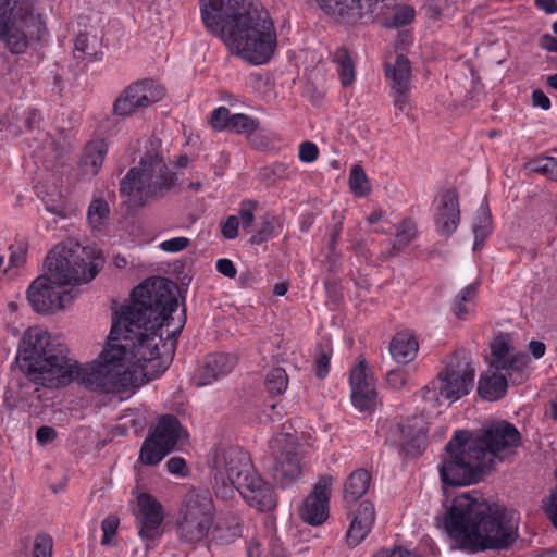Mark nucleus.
<instances>
[{
    "instance_id": "obj_47",
    "label": "nucleus",
    "mask_w": 557,
    "mask_h": 557,
    "mask_svg": "<svg viewBox=\"0 0 557 557\" xmlns=\"http://www.w3.org/2000/svg\"><path fill=\"white\" fill-rule=\"evenodd\" d=\"M492 361L491 366L495 368L497 364L500 363V361H504L505 359L509 358V345L508 343L503 338H496L492 345Z\"/></svg>"
},
{
    "instance_id": "obj_60",
    "label": "nucleus",
    "mask_w": 557,
    "mask_h": 557,
    "mask_svg": "<svg viewBox=\"0 0 557 557\" xmlns=\"http://www.w3.org/2000/svg\"><path fill=\"white\" fill-rule=\"evenodd\" d=\"M532 102L533 106L540 107L543 110H548L552 107L549 98L541 89L532 91Z\"/></svg>"
},
{
    "instance_id": "obj_1",
    "label": "nucleus",
    "mask_w": 557,
    "mask_h": 557,
    "mask_svg": "<svg viewBox=\"0 0 557 557\" xmlns=\"http://www.w3.org/2000/svg\"><path fill=\"white\" fill-rule=\"evenodd\" d=\"M175 285L164 277L146 280L131 294V302L116 310L106 348L97 360L79 367L67 357L66 346L41 327H29L18 344L16 363L24 379L17 397L41 400L40 386L59 388L78 381L88 389L121 393L149 382L165 372L173 345L163 341L161 330L176 341L186 322L178 308Z\"/></svg>"
},
{
    "instance_id": "obj_19",
    "label": "nucleus",
    "mask_w": 557,
    "mask_h": 557,
    "mask_svg": "<svg viewBox=\"0 0 557 557\" xmlns=\"http://www.w3.org/2000/svg\"><path fill=\"white\" fill-rule=\"evenodd\" d=\"M389 440L394 444L400 445L411 457L421 455L425 448V434L404 422H396L392 425Z\"/></svg>"
},
{
    "instance_id": "obj_53",
    "label": "nucleus",
    "mask_w": 557,
    "mask_h": 557,
    "mask_svg": "<svg viewBox=\"0 0 557 557\" xmlns=\"http://www.w3.org/2000/svg\"><path fill=\"white\" fill-rule=\"evenodd\" d=\"M455 5L449 4L447 0H431L430 11L433 18H440L446 15V11H454Z\"/></svg>"
},
{
    "instance_id": "obj_34",
    "label": "nucleus",
    "mask_w": 557,
    "mask_h": 557,
    "mask_svg": "<svg viewBox=\"0 0 557 557\" xmlns=\"http://www.w3.org/2000/svg\"><path fill=\"white\" fill-rule=\"evenodd\" d=\"M265 388L272 395H282L288 386V376L283 368L271 369L265 376Z\"/></svg>"
},
{
    "instance_id": "obj_48",
    "label": "nucleus",
    "mask_w": 557,
    "mask_h": 557,
    "mask_svg": "<svg viewBox=\"0 0 557 557\" xmlns=\"http://www.w3.org/2000/svg\"><path fill=\"white\" fill-rule=\"evenodd\" d=\"M371 473L363 468L352 471L346 480L345 487H369Z\"/></svg>"
},
{
    "instance_id": "obj_15",
    "label": "nucleus",
    "mask_w": 557,
    "mask_h": 557,
    "mask_svg": "<svg viewBox=\"0 0 557 557\" xmlns=\"http://www.w3.org/2000/svg\"><path fill=\"white\" fill-rule=\"evenodd\" d=\"M351 401L360 411H370L376 405V391L370 369L360 361L350 372Z\"/></svg>"
},
{
    "instance_id": "obj_9",
    "label": "nucleus",
    "mask_w": 557,
    "mask_h": 557,
    "mask_svg": "<svg viewBox=\"0 0 557 557\" xmlns=\"http://www.w3.org/2000/svg\"><path fill=\"white\" fill-rule=\"evenodd\" d=\"M213 487H262L250 455L238 446H230L215 453L211 470Z\"/></svg>"
},
{
    "instance_id": "obj_8",
    "label": "nucleus",
    "mask_w": 557,
    "mask_h": 557,
    "mask_svg": "<svg viewBox=\"0 0 557 557\" xmlns=\"http://www.w3.org/2000/svg\"><path fill=\"white\" fill-rule=\"evenodd\" d=\"M215 507L209 490H190L182 498L174 516V530L181 543L196 545L211 532Z\"/></svg>"
},
{
    "instance_id": "obj_56",
    "label": "nucleus",
    "mask_w": 557,
    "mask_h": 557,
    "mask_svg": "<svg viewBox=\"0 0 557 557\" xmlns=\"http://www.w3.org/2000/svg\"><path fill=\"white\" fill-rule=\"evenodd\" d=\"M238 218L230 215L226 221L222 224V234L227 239H234L238 235Z\"/></svg>"
},
{
    "instance_id": "obj_12",
    "label": "nucleus",
    "mask_w": 557,
    "mask_h": 557,
    "mask_svg": "<svg viewBox=\"0 0 557 557\" xmlns=\"http://www.w3.org/2000/svg\"><path fill=\"white\" fill-rule=\"evenodd\" d=\"M369 490H344L343 499L350 520L345 541L350 548L358 546L375 522V507Z\"/></svg>"
},
{
    "instance_id": "obj_14",
    "label": "nucleus",
    "mask_w": 557,
    "mask_h": 557,
    "mask_svg": "<svg viewBox=\"0 0 557 557\" xmlns=\"http://www.w3.org/2000/svg\"><path fill=\"white\" fill-rule=\"evenodd\" d=\"M164 96L162 87L153 81L144 79L126 87L113 102V115L126 117L137 110L149 107Z\"/></svg>"
},
{
    "instance_id": "obj_41",
    "label": "nucleus",
    "mask_w": 557,
    "mask_h": 557,
    "mask_svg": "<svg viewBox=\"0 0 557 557\" xmlns=\"http://www.w3.org/2000/svg\"><path fill=\"white\" fill-rule=\"evenodd\" d=\"M530 170L547 175L549 178L557 181V159L547 157L530 162Z\"/></svg>"
},
{
    "instance_id": "obj_26",
    "label": "nucleus",
    "mask_w": 557,
    "mask_h": 557,
    "mask_svg": "<svg viewBox=\"0 0 557 557\" xmlns=\"http://www.w3.org/2000/svg\"><path fill=\"white\" fill-rule=\"evenodd\" d=\"M529 361L530 358L527 354L512 355L500 361L495 367V370L499 371L500 374H505V377L509 379L512 383H520L524 379V369Z\"/></svg>"
},
{
    "instance_id": "obj_23",
    "label": "nucleus",
    "mask_w": 557,
    "mask_h": 557,
    "mask_svg": "<svg viewBox=\"0 0 557 557\" xmlns=\"http://www.w3.org/2000/svg\"><path fill=\"white\" fill-rule=\"evenodd\" d=\"M385 76L392 83L396 94L409 92L411 84L410 62L404 54H398L394 64H385Z\"/></svg>"
},
{
    "instance_id": "obj_20",
    "label": "nucleus",
    "mask_w": 557,
    "mask_h": 557,
    "mask_svg": "<svg viewBox=\"0 0 557 557\" xmlns=\"http://www.w3.org/2000/svg\"><path fill=\"white\" fill-rule=\"evenodd\" d=\"M236 357L231 354H210L205 360L199 385H208L227 375L236 364Z\"/></svg>"
},
{
    "instance_id": "obj_24",
    "label": "nucleus",
    "mask_w": 557,
    "mask_h": 557,
    "mask_svg": "<svg viewBox=\"0 0 557 557\" xmlns=\"http://www.w3.org/2000/svg\"><path fill=\"white\" fill-rule=\"evenodd\" d=\"M508 381L505 374L499 371L485 372L481 374L478 385L479 395L488 401H494L503 398L506 395Z\"/></svg>"
},
{
    "instance_id": "obj_51",
    "label": "nucleus",
    "mask_w": 557,
    "mask_h": 557,
    "mask_svg": "<svg viewBox=\"0 0 557 557\" xmlns=\"http://www.w3.org/2000/svg\"><path fill=\"white\" fill-rule=\"evenodd\" d=\"M189 239L187 237H174L168 240H163L160 244V248L166 252H178L189 246Z\"/></svg>"
},
{
    "instance_id": "obj_62",
    "label": "nucleus",
    "mask_w": 557,
    "mask_h": 557,
    "mask_svg": "<svg viewBox=\"0 0 557 557\" xmlns=\"http://www.w3.org/2000/svg\"><path fill=\"white\" fill-rule=\"evenodd\" d=\"M541 45L547 51L557 52V38L549 34H544L542 36Z\"/></svg>"
},
{
    "instance_id": "obj_42",
    "label": "nucleus",
    "mask_w": 557,
    "mask_h": 557,
    "mask_svg": "<svg viewBox=\"0 0 557 557\" xmlns=\"http://www.w3.org/2000/svg\"><path fill=\"white\" fill-rule=\"evenodd\" d=\"M120 525V518L116 515H109L101 522L102 539L101 545H113L112 539L115 536Z\"/></svg>"
},
{
    "instance_id": "obj_28",
    "label": "nucleus",
    "mask_w": 557,
    "mask_h": 557,
    "mask_svg": "<svg viewBox=\"0 0 557 557\" xmlns=\"http://www.w3.org/2000/svg\"><path fill=\"white\" fill-rule=\"evenodd\" d=\"M170 453L158 441L153 440L152 436H146L139 451V461L143 465L154 466Z\"/></svg>"
},
{
    "instance_id": "obj_10",
    "label": "nucleus",
    "mask_w": 557,
    "mask_h": 557,
    "mask_svg": "<svg viewBox=\"0 0 557 557\" xmlns=\"http://www.w3.org/2000/svg\"><path fill=\"white\" fill-rule=\"evenodd\" d=\"M473 380L474 368L467 354H457L438 374L437 380L421 389L422 398L434 405H442L443 399L456 401L469 394Z\"/></svg>"
},
{
    "instance_id": "obj_16",
    "label": "nucleus",
    "mask_w": 557,
    "mask_h": 557,
    "mask_svg": "<svg viewBox=\"0 0 557 557\" xmlns=\"http://www.w3.org/2000/svg\"><path fill=\"white\" fill-rule=\"evenodd\" d=\"M299 518L311 527L322 525L330 517L329 490H312L298 508Z\"/></svg>"
},
{
    "instance_id": "obj_46",
    "label": "nucleus",
    "mask_w": 557,
    "mask_h": 557,
    "mask_svg": "<svg viewBox=\"0 0 557 557\" xmlns=\"http://www.w3.org/2000/svg\"><path fill=\"white\" fill-rule=\"evenodd\" d=\"M257 207L258 202L255 200L247 199L240 203L238 211V221L242 223V226L244 228H248L252 225L255 219L253 212L257 209Z\"/></svg>"
},
{
    "instance_id": "obj_5",
    "label": "nucleus",
    "mask_w": 557,
    "mask_h": 557,
    "mask_svg": "<svg viewBox=\"0 0 557 557\" xmlns=\"http://www.w3.org/2000/svg\"><path fill=\"white\" fill-rule=\"evenodd\" d=\"M103 263L104 257L96 247L82 246L73 239L58 244L46 257V273L27 288L30 307L41 314L66 308L76 297L66 287L92 281Z\"/></svg>"
},
{
    "instance_id": "obj_45",
    "label": "nucleus",
    "mask_w": 557,
    "mask_h": 557,
    "mask_svg": "<svg viewBox=\"0 0 557 557\" xmlns=\"http://www.w3.org/2000/svg\"><path fill=\"white\" fill-rule=\"evenodd\" d=\"M262 175L274 183L277 180H286L290 175V171L287 164L283 162L273 163L262 170Z\"/></svg>"
},
{
    "instance_id": "obj_38",
    "label": "nucleus",
    "mask_w": 557,
    "mask_h": 557,
    "mask_svg": "<svg viewBox=\"0 0 557 557\" xmlns=\"http://www.w3.org/2000/svg\"><path fill=\"white\" fill-rule=\"evenodd\" d=\"M332 349L327 346L319 345L314 358V373L319 379H325L330 372V361Z\"/></svg>"
},
{
    "instance_id": "obj_57",
    "label": "nucleus",
    "mask_w": 557,
    "mask_h": 557,
    "mask_svg": "<svg viewBox=\"0 0 557 557\" xmlns=\"http://www.w3.org/2000/svg\"><path fill=\"white\" fill-rule=\"evenodd\" d=\"M26 260V247L23 244H18L17 247L12 250L9 258V268L18 269L24 264Z\"/></svg>"
},
{
    "instance_id": "obj_35",
    "label": "nucleus",
    "mask_w": 557,
    "mask_h": 557,
    "mask_svg": "<svg viewBox=\"0 0 557 557\" xmlns=\"http://www.w3.org/2000/svg\"><path fill=\"white\" fill-rule=\"evenodd\" d=\"M417 235V225L410 219H405L396 230V242L393 244V253L407 246Z\"/></svg>"
},
{
    "instance_id": "obj_21",
    "label": "nucleus",
    "mask_w": 557,
    "mask_h": 557,
    "mask_svg": "<svg viewBox=\"0 0 557 557\" xmlns=\"http://www.w3.org/2000/svg\"><path fill=\"white\" fill-rule=\"evenodd\" d=\"M218 496L234 498L237 494L244 502L258 511H271L277 505V496L274 490H220Z\"/></svg>"
},
{
    "instance_id": "obj_7",
    "label": "nucleus",
    "mask_w": 557,
    "mask_h": 557,
    "mask_svg": "<svg viewBox=\"0 0 557 557\" xmlns=\"http://www.w3.org/2000/svg\"><path fill=\"white\" fill-rule=\"evenodd\" d=\"M46 25L24 0H0V41L13 54L24 53L29 42L40 40Z\"/></svg>"
},
{
    "instance_id": "obj_50",
    "label": "nucleus",
    "mask_w": 557,
    "mask_h": 557,
    "mask_svg": "<svg viewBox=\"0 0 557 557\" xmlns=\"http://www.w3.org/2000/svg\"><path fill=\"white\" fill-rule=\"evenodd\" d=\"M40 113L36 109L28 108L22 114V124L18 127L23 131H32L39 125Z\"/></svg>"
},
{
    "instance_id": "obj_54",
    "label": "nucleus",
    "mask_w": 557,
    "mask_h": 557,
    "mask_svg": "<svg viewBox=\"0 0 557 557\" xmlns=\"http://www.w3.org/2000/svg\"><path fill=\"white\" fill-rule=\"evenodd\" d=\"M166 468L170 473L186 476L188 473L187 463L182 457H172L166 462Z\"/></svg>"
},
{
    "instance_id": "obj_4",
    "label": "nucleus",
    "mask_w": 557,
    "mask_h": 557,
    "mask_svg": "<svg viewBox=\"0 0 557 557\" xmlns=\"http://www.w3.org/2000/svg\"><path fill=\"white\" fill-rule=\"evenodd\" d=\"M201 18L243 60L264 64L273 55L276 48L273 23L252 0H201Z\"/></svg>"
},
{
    "instance_id": "obj_27",
    "label": "nucleus",
    "mask_w": 557,
    "mask_h": 557,
    "mask_svg": "<svg viewBox=\"0 0 557 557\" xmlns=\"http://www.w3.org/2000/svg\"><path fill=\"white\" fill-rule=\"evenodd\" d=\"M492 218L487 203L484 201L476 211L473 221L474 249L480 247L491 233Z\"/></svg>"
},
{
    "instance_id": "obj_58",
    "label": "nucleus",
    "mask_w": 557,
    "mask_h": 557,
    "mask_svg": "<svg viewBox=\"0 0 557 557\" xmlns=\"http://www.w3.org/2000/svg\"><path fill=\"white\" fill-rule=\"evenodd\" d=\"M57 438V431L48 425H42L36 431V440L40 445H46Z\"/></svg>"
},
{
    "instance_id": "obj_22",
    "label": "nucleus",
    "mask_w": 557,
    "mask_h": 557,
    "mask_svg": "<svg viewBox=\"0 0 557 557\" xmlns=\"http://www.w3.org/2000/svg\"><path fill=\"white\" fill-rule=\"evenodd\" d=\"M108 146L103 139L97 138L89 140L82 152L79 159V171L83 175L95 176L100 171Z\"/></svg>"
},
{
    "instance_id": "obj_40",
    "label": "nucleus",
    "mask_w": 557,
    "mask_h": 557,
    "mask_svg": "<svg viewBox=\"0 0 557 557\" xmlns=\"http://www.w3.org/2000/svg\"><path fill=\"white\" fill-rule=\"evenodd\" d=\"M53 539L47 533L35 536L33 544V557H52Z\"/></svg>"
},
{
    "instance_id": "obj_33",
    "label": "nucleus",
    "mask_w": 557,
    "mask_h": 557,
    "mask_svg": "<svg viewBox=\"0 0 557 557\" xmlns=\"http://www.w3.org/2000/svg\"><path fill=\"white\" fill-rule=\"evenodd\" d=\"M74 58L95 62L102 59V53H98L94 46H90L86 34H78L74 39Z\"/></svg>"
},
{
    "instance_id": "obj_64",
    "label": "nucleus",
    "mask_w": 557,
    "mask_h": 557,
    "mask_svg": "<svg viewBox=\"0 0 557 557\" xmlns=\"http://www.w3.org/2000/svg\"><path fill=\"white\" fill-rule=\"evenodd\" d=\"M407 94L408 92H403V94H396V99L394 101V104H395V109L399 112H407L408 111V108H409V104H408V101H407Z\"/></svg>"
},
{
    "instance_id": "obj_59",
    "label": "nucleus",
    "mask_w": 557,
    "mask_h": 557,
    "mask_svg": "<svg viewBox=\"0 0 557 557\" xmlns=\"http://www.w3.org/2000/svg\"><path fill=\"white\" fill-rule=\"evenodd\" d=\"M216 271L228 278H234L237 274L236 267L233 261L226 258H221L215 264Z\"/></svg>"
},
{
    "instance_id": "obj_17",
    "label": "nucleus",
    "mask_w": 557,
    "mask_h": 557,
    "mask_svg": "<svg viewBox=\"0 0 557 557\" xmlns=\"http://www.w3.org/2000/svg\"><path fill=\"white\" fill-rule=\"evenodd\" d=\"M460 222L458 195L455 190H446L441 196V201L435 216L437 232L443 236H450Z\"/></svg>"
},
{
    "instance_id": "obj_39",
    "label": "nucleus",
    "mask_w": 557,
    "mask_h": 557,
    "mask_svg": "<svg viewBox=\"0 0 557 557\" xmlns=\"http://www.w3.org/2000/svg\"><path fill=\"white\" fill-rule=\"evenodd\" d=\"M414 18V10L409 5L399 7L392 18L386 20L384 26L397 28L410 24Z\"/></svg>"
},
{
    "instance_id": "obj_29",
    "label": "nucleus",
    "mask_w": 557,
    "mask_h": 557,
    "mask_svg": "<svg viewBox=\"0 0 557 557\" xmlns=\"http://www.w3.org/2000/svg\"><path fill=\"white\" fill-rule=\"evenodd\" d=\"M333 61L338 66L342 84L344 86L350 85L355 79V70L348 50L344 47H338L333 53Z\"/></svg>"
},
{
    "instance_id": "obj_30",
    "label": "nucleus",
    "mask_w": 557,
    "mask_h": 557,
    "mask_svg": "<svg viewBox=\"0 0 557 557\" xmlns=\"http://www.w3.org/2000/svg\"><path fill=\"white\" fill-rule=\"evenodd\" d=\"M110 207L102 198H94L87 210V219L92 228L104 225L109 220Z\"/></svg>"
},
{
    "instance_id": "obj_43",
    "label": "nucleus",
    "mask_w": 557,
    "mask_h": 557,
    "mask_svg": "<svg viewBox=\"0 0 557 557\" xmlns=\"http://www.w3.org/2000/svg\"><path fill=\"white\" fill-rule=\"evenodd\" d=\"M274 222L273 215H265L260 230L250 237L249 242L253 245L267 242L274 233Z\"/></svg>"
},
{
    "instance_id": "obj_18",
    "label": "nucleus",
    "mask_w": 557,
    "mask_h": 557,
    "mask_svg": "<svg viewBox=\"0 0 557 557\" xmlns=\"http://www.w3.org/2000/svg\"><path fill=\"white\" fill-rule=\"evenodd\" d=\"M147 436H152L164 448L172 451L175 445L180 441L186 440L189 434L175 416L163 414L159 418L157 425L148 432Z\"/></svg>"
},
{
    "instance_id": "obj_32",
    "label": "nucleus",
    "mask_w": 557,
    "mask_h": 557,
    "mask_svg": "<svg viewBox=\"0 0 557 557\" xmlns=\"http://www.w3.org/2000/svg\"><path fill=\"white\" fill-rule=\"evenodd\" d=\"M213 540L219 544L234 542L240 535V527L235 518L228 523H218L212 528Z\"/></svg>"
},
{
    "instance_id": "obj_2",
    "label": "nucleus",
    "mask_w": 557,
    "mask_h": 557,
    "mask_svg": "<svg viewBox=\"0 0 557 557\" xmlns=\"http://www.w3.org/2000/svg\"><path fill=\"white\" fill-rule=\"evenodd\" d=\"M519 515L504 504L485 499L476 490L446 504L443 528L453 549L476 554L509 548L518 539Z\"/></svg>"
},
{
    "instance_id": "obj_3",
    "label": "nucleus",
    "mask_w": 557,
    "mask_h": 557,
    "mask_svg": "<svg viewBox=\"0 0 557 557\" xmlns=\"http://www.w3.org/2000/svg\"><path fill=\"white\" fill-rule=\"evenodd\" d=\"M520 441L517 428L504 420L486 424L476 436L467 430L455 431L445 445L447 458L438 466L443 484L462 487L483 482L496 461L510 455Z\"/></svg>"
},
{
    "instance_id": "obj_25",
    "label": "nucleus",
    "mask_w": 557,
    "mask_h": 557,
    "mask_svg": "<svg viewBox=\"0 0 557 557\" xmlns=\"http://www.w3.org/2000/svg\"><path fill=\"white\" fill-rule=\"evenodd\" d=\"M418 347L412 334L397 333L391 342L389 352L396 362L407 364L416 358Z\"/></svg>"
},
{
    "instance_id": "obj_61",
    "label": "nucleus",
    "mask_w": 557,
    "mask_h": 557,
    "mask_svg": "<svg viewBox=\"0 0 557 557\" xmlns=\"http://www.w3.org/2000/svg\"><path fill=\"white\" fill-rule=\"evenodd\" d=\"M535 5L543 10L546 14L557 13L556 0H535Z\"/></svg>"
},
{
    "instance_id": "obj_36",
    "label": "nucleus",
    "mask_w": 557,
    "mask_h": 557,
    "mask_svg": "<svg viewBox=\"0 0 557 557\" xmlns=\"http://www.w3.org/2000/svg\"><path fill=\"white\" fill-rule=\"evenodd\" d=\"M349 187L351 191L358 197H363L370 193L368 177L364 173V170L359 164H355L350 170Z\"/></svg>"
},
{
    "instance_id": "obj_49",
    "label": "nucleus",
    "mask_w": 557,
    "mask_h": 557,
    "mask_svg": "<svg viewBox=\"0 0 557 557\" xmlns=\"http://www.w3.org/2000/svg\"><path fill=\"white\" fill-rule=\"evenodd\" d=\"M542 509L552 525L557 530V490H552L549 496L542 500Z\"/></svg>"
},
{
    "instance_id": "obj_52",
    "label": "nucleus",
    "mask_w": 557,
    "mask_h": 557,
    "mask_svg": "<svg viewBox=\"0 0 557 557\" xmlns=\"http://www.w3.org/2000/svg\"><path fill=\"white\" fill-rule=\"evenodd\" d=\"M319 156V149L315 144L311 141H304L299 146V159L302 162L310 163L317 160Z\"/></svg>"
},
{
    "instance_id": "obj_63",
    "label": "nucleus",
    "mask_w": 557,
    "mask_h": 557,
    "mask_svg": "<svg viewBox=\"0 0 557 557\" xmlns=\"http://www.w3.org/2000/svg\"><path fill=\"white\" fill-rule=\"evenodd\" d=\"M529 349H530L531 354L533 355V357L535 359H539L544 356L546 346L542 342L531 341L529 344Z\"/></svg>"
},
{
    "instance_id": "obj_13",
    "label": "nucleus",
    "mask_w": 557,
    "mask_h": 557,
    "mask_svg": "<svg viewBox=\"0 0 557 557\" xmlns=\"http://www.w3.org/2000/svg\"><path fill=\"white\" fill-rule=\"evenodd\" d=\"M274 459L272 476L282 485H289L302 474L299 446L287 435L280 434L270 442Z\"/></svg>"
},
{
    "instance_id": "obj_31",
    "label": "nucleus",
    "mask_w": 557,
    "mask_h": 557,
    "mask_svg": "<svg viewBox=\"0 0 557 557\" xmlns=\"http://www.w3.org/2000/svg\"><path fill=\"white\" fill-rule=\"evenodd\" d=\"M478 285L472 283L466 286L456 296L453 305V312L458 319H466L469 313V305L475 299Z\"/></svg>"
},
{
    "instance_id": "obj_44",
    "label": "nucleus",
    "mask_w": 557,
    "mask_h": 557,
    "mask_svg": "<svg viewBox=\"0 0 557 557\" xmlns=\"http://www.w3.org/2000/svg\"><path fill=\"white\" fill-rule=\"evenodd\" d=\"M232 117L233 114H231V111L227 108L219 107L211 113L210 123L216 131H228Z\"/></svg>"
},
{
    "instance_id": "obj_11",
    "label": "nucleus",
    "mask_w": 557,
    "mask_h": 557,
    "mask_svg": "<svg viewBox=\"0 0 557 557\" xmlns=\"http://www.w3.org/2000/svg\"><path fill=\"white\" fill-rule=\"evenodd\" d=\"M134 508L136 529L144 542V549H135L132 557H147L148 550L164 533L165 509L160 500L147 492H138Z\"/></svg>"
},
{
    "instance_id": "obj_37",
    "label": "nucleus",
    "mask_w": 557,
    "mask_h": 557,
    "mask_svg": "<svg viewBox=\"0 0 557 557\" xmlns=\"http://www.w3.org/2000/svg\"><path fill=\"white\" fill-rule=\"evenodd\" d=\"M258 124V120L246 114L237 113L233 114L228 131L250 135L257 129Z\"/></svg>"
},
{
    "instance_id": "obj_6",
    "label": "nucleus",
    "mask_w": 557,
    "mask_h": 557,
    "mask_svg": "<svg viewBox=\"0 0 557 557\" xmlns=\"http://www.w3.org/2000/svg\"><path fill=\"white\" fill-rule=\"evenodd\" d=\"M138 166L131 168L120 182V193L137 207L163 198L177 184V175L165 163L158 139H149Z\"/></svg>"
},
{
    "instance_id": "obj_55",
    "label": "nucleus",
    "mask_w": 557,
    "mask_h": 557,
    "mask_svg": "<svg viewBox=\"0 0 557 557\" xmlns=\"http://www.w3.org/2000/svg\"><path fill=\"white\" fill-rule=\"evenodd\" d=\"M386 382L391 387L399 389L406 383V372L401 369L391 370L386 374Z\"/></svg>"
}]
</instances>
